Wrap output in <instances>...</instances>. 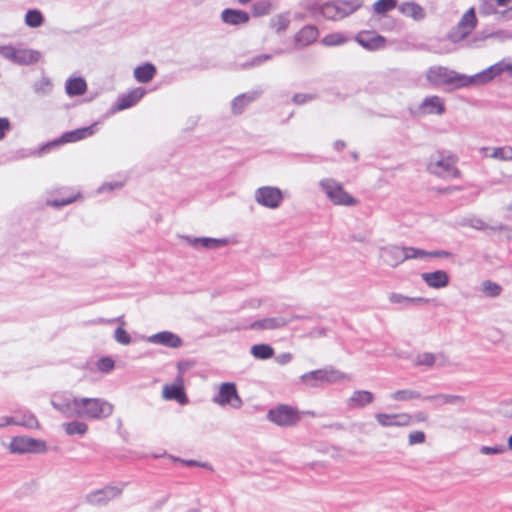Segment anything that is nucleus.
<instances>
[{
    "label": "nucleus",
    "mask_w": 512,
    "mask_h": 512,
    "mask_svg": "<svg viewBox=\"0 0 512 512\" xmlns=\"http://www.w3.org/2000/svg\"><path fill=\"white\" fill-rule=\"evenodd\" d=\"M427 81L433 86L450 90L484 85L489 82L487 68L472 76L458 73L444 66H432L426 72Z\"/></svg>",
    "instance_id": "nucleus-1"
},
{
    "label": "nucleus",
    "mask_w": 512,
    "mask_h": 512,
    "mask_svg": "<svg viewBox=\"0 0 512 512\" xmlns=\"http://www.w3.org/2000/svg\"><path fill=\"white\" fill-rule=\"evenodd\" d=\"M363 5L362 0H334L326 2L317 8V12L327 20H341Z\"/></svg>",
    "instance_id": "nucleus-2"
},
{
    "label": "nucleus",
    "mask_w": 512,
    "mask_h": 512,
    "mask_svg": "<svg viewBox=\"0 0 512 512\" xmlns=\"http://www.w3.org/2000/svg\"><path fill=\"white\" fill-rule=\"evenodd\" d=\"M113 413V405L100 398H80L78 418L103 419Z\"/></svg>",
    "instance_id": "nucleus-3"
},
{
    "label": "nucleus",
    "mask_w": 512,
    "mask_h": 512,
    "mask_svg": "<svg viewBox=\"0 0 512 512\" xmlns=\"http://www.w3.org/2000/svg\"><path fill=\"white\" fill-rule=\"evenodd\" d=\"M423 255L424 250L415 247L388 245L380 249V257L391 267H397L406 260L417 259Z\"/></svg>",
    "instance_id": "nucleus-4"
},
{
    "label": "nucleus",
    "mask_w": 512,
    "mask_h": 512,
    "mask_svg": "<svg viewBox=\"0 0 512 512\" xmlns=\"http://www.w3.org/2000/svg\"><path fill=\"white\" fill-rule=\"evenodd\" d=\"M344 374L333 367H325L307 372L300 376V382L307 387L316 388L341 381Z\"/></svg>",
    "instance_id": "nucleus-5"
},
{
    "label": "nucleus",
    "mask_w": 512,
    "mask_h": 512,
    "mask_svg": "<svg viewBox=\"0 0 512 512\" xmlns=\"http://www.w3.org/2000/svg\"><path fill=\"white\" fill-rule=\"evenodd\" d=\"M267 418L280 427H293L301 419L300 412L287 404H279L268 411Z\"/></svg>",
    "instance_id": "nucleus-6"
},
{
    "label": "nucleus",
    "mask_w": 512,
    "mask_h": 512,
    "mask_svg": "<svg viewBox=\"0 0 512 512\" xmlns=\"http://www.w3.org/2000/svg\"><path fill=\"white\" fill-rule=\"evenodd\" d=\"M0 55L17 65H31L39 61L40 52L32 49L16 48L11 45H0Z\"/></svg>",
    "instance_id": "nucleus-7"
},
{
    "label": "nucleus",
    "mask_w": 512,
    "mask_h": 512,
    "mask_svg": "<svg viewBox=\"0 0 512 512\" xmlns=\"http://www.w3.org/2000/svg\"><path fill=\"white\" fill-rule=\"evenodd\" d=\"M80 398L70 393H55L51 397V405L67 418H78Z\"/></svg>",
    "instance_id": "nucleus-8"
},
{
    "label": "nucleus",
    "mask_w": 512,
    "mask_h": 512,
    "mask_svg": "<svg viewBox=\"0 0 512 512\" xmlns=\"http://www.w3.org/2000/svg\"><path fill=\"white\" fill-rule=\"evenodd\" d=\"M320 186L327 197L336 205L353 206L357 204V200L333 179L321 180Z\"/></svg>",
    "instance_id": "nucleus-9"
},
{
    "label": "nucleus",
    "mask_w": 512,
    "mask_h": 512,
    "mask_svg": "<svg viewBox=\"0 0 512 512\" xmlns=\"http://www.w3.org/2000/svg\"><path fill=\"white\" fill-rule=\"evenodd\" d=\"M456 158L454 156H440L431 160L428 164V171L443 179L458 178L460 171L455 166Z\"/></svg>",
    "instance_id": "nucleus-10"
},
{
    "label": "nucleus",
    "mask_w": 512,
    "mask_h": 512,
    "mask_svg": "<svg viewBox=\"0 0 512 512\" xmlns=\"http://www.w3.org/2000/svg\"><path fill=\"white\" fill-rule=\"evenodd\" d=\"M94 127H95V124L87 126V127H83V128H78V129H75L72 131H67V132L63 133L60 138L44 144L40 148V153H46V152L50 151L51 149L56 148L62 144L73 143V142L83 140L87 137H90L95 132Z\"/></svg>",
    "instance_id": "nucleus-11"
},
{
    "label": "nucleus",
    "mask_w": 512,
    "mask_h": 512,
    "mask_svg": "<svg viewBox=\"0 0 512 512\" xmlns=\"http://www.w3.org/2000/svg\"><path fill=\"white\" fill-rule=\"evenodd\" d=\"M212 401L220 406L230 405L235 409H239L243 405L236 385L232 382L222 383L219 387L218 394L213 397Z\"/></svg>",
    "instance_id": "nucleus-12"
},
{
    "label": "nucleus",
    "mask_w": 512,
    "mask_h": 512,
    "mask_svg": "<svg viewBox=\"0 0 512 512\" xmlns=\"http://www.w3.org/2000/svg\"><path fill=\"white\" fill-rule=\"evenodd\" d=\"M9 449L14 454L39 453L46 450V444L44 441L34 438L16 436L11 440Z\"/></svg>",
    "instance_id": "nucleus-13"
},
{
    "label": "nucleus",
    "mask_w": 512,
    "mask_h": 512,
    "mask_svg": "<svg viewBox=\"0 0 512 512\" xmlns=\"http://www.w3.org/2000/svg\"><path fill=\"white\" fill-rule=\"evenodd\" d=\"M255 201L261 206L276 209L283 201V194L279 188L263 186L255 191Z\"/></svg>",
    "instance_id": "nucleus-14"
},
{
    "label": "nucleus",
    "mask_w": 512,
    "mask_h": 512,
    "mask_svg": "<svg viewBox=\"0 0 512 512\" xmlns=\"http://www.w3.org/2000/svg\"><path fill=\"white\" fill-rule=\"evenodd\" d=\"M477 18L474 8L467 10L457 26L451 31L450 37L453 41L458 42L466 38L476 27Z\"/></svg>",
    "instance_id": "nucleus-15"
},
{
    "label": "nucleus",
    "mask_w": 512,
    "mask_h": 512,
    "mask_svg": "<svg viewBox=\"0 0 512 512\" xmlns=\"http://www.w3.org/2000/svg\"><path fill=\"white\" fill-rule=\"evenodd\" d=\"M124 485L118 486H106L102 489L92 491L85 496L87 503L93 506H104L112 499L117 498L121 495Z\"/></svg>",
    "instance_id": "nucleus-16"
},
{
    "label": "nucleus",
    "mask_w": 512,
    "mask_h": 512,
    "mask_svg": "<svg viewBox=\"0 0 512 512\" xmlns=\"http://www.w3.org/2000/svg\"><path fill=\"white\" fill-rule=\"evenodd\" d=\"M355 41L368 51H377L386 47V38L375 31H360L355 36Z\"/></svg>",
    "instance_id": "nucleus-17"
},
{
    "label": "nucleus",
    "mask_w": 512,
    "mask_h": 512,
    "mask_svg": "<svg viewBox=\"0 0 512 512\" xmlns=\"http://www.w3.org/2000/svg\"><path fill=\"white\" fill-rule=\"evenodd\" d=\"M375 419L382 427H405L412 423V415L408 413H376Z\"/></svg>",
    "instance_id": "nucleus-18"
},
{
    "label": "nucleus",
    "mask_w": 512,
    "mask_h": 512,
    "mask_svg": "<svg viewBox=\"0 0 512 512\" xmlns=\"http://www.w3.org/2000/svg\"><path fill=\"white\" fill-rule=\"evenodd\" d=\"M302 317L299 315H294L290 319L285 317H270L264 318L261 320H256L250 324L249 328L253 330H273L279 329L286 326L292 320L301 319Z\"/></svg>",
    "instance_id": "nucleus-19"
},
{
    "label": "nucleus",
    "mask_w": 512,
    "mask_h": 512,
    "mask_svg": "<svg viewBox=\"0 0 512 512\" xmlns=\"http://www.w3.org/2000/svg\"><path fill=\"white\" fill-rule=\"evenodd\" d=\"M423 115H443L446 111L444 101L439 96L433 95L423 99L418 108Z\"/></svg>",
    "instance_id": "nucleus-20"
},
{
    "label": "nucleus",
    "mask_w": 512,
    "mask_h": 512,
    "mask_svg": "<svg viewBox=\"0 0 512 512\" xmlns=\"http://www.w3.org/2000/svg\"><path fill=\"white\" fill-rule=\"evenodd\" d=\"M148 342L162 345L169 348H179L182 346V339L170 331H162L148 337Z\"/></svg>",
    "instance_id": "nucleus-21"
},
{
    "label": "nucleus",
    "mask_w": 512,
    "mask_h": 512,
    "mask_svg": "<svg viewBox=\"0 0 512 512\" xmlns=\"http://www.w3.org/2000/svg\"><path fill=\"white\" fill-rule=\"evenodd\" d=\"M221 20L228 25H245L250 20V15L243 10L226 8L221 12Z\"/></svg>",
    "instance_id": "nucleus-22"
},
{
    "label": "nucleus",
    "mask_w": 512,
    "mask_h": 512,
    "mask_svg": "<svg viewBox=\"0 0 512 512\" xmlns=\"http://www.w3.org/2000/svg\"><path fill=\"white\" fill-rule=\"evenodd\" d=\"M262 94L261 90H254L247 93H243L235 97L231 103L232 113L235 115L241 114L246 106L256 101Z\"/></svg>",
    "instance_id": "nucleus-23"
},
{
    "label": "nucleus",
    "mask_w": 512,
    "mask_h": 512,
    "mask_svg": "<svg viewBox=\"0 0 512 512\" xmlns=\"http://www.w3.org/2000/svg\"><path fill=\"white\" fill-rule=\"evenodd\" d=\"M421 278L429 287L434 289L444 288L449 285V275L444 270L422 273Z\"/></svg>",
    "instance_id": "nucleus-24"
},
{
    "label": "nucleus",
    "mask_w": 512,
    "mask_h": 512,
    "mask_svg": "<svg viewBox=\"0 0 512 512\" xmlns=\"http://www.w3.org/2000/svg\"><path fill=\"white\" fill-rule=\"evenodd\" d=\"M8 425H18L27 428H36L38 427V421L32 413L26 412L22 416L2 417V424H0V428L6 427Z\"/></svg>",
    "instance_id": "nucleus-25"
},
{
    "label": "nucleus",
    "mask_w": 512,
    "mask_h": 512,
    "mask_svg": "<svg viewBox=\"0 0 512 512\" xmlns=\"http://www.w3.org/2000/svg\"><path fill=\"white\" fill-rule=\"evenodd\" d=\"M145 94L146 90L142 87L131 90L118 98L115 110L121 111L134 106Z\"/></svg>",
    "instance_id": "nucleus-26"
},
{
    "label": "nucleus",
    "mask_w": 512,
    "mask_h": 512,
    "mask_svg": "<svg viewBox=\"0 0 512 512\" xmlns=\"http://www.w3.org/2000/svg\"><path fill=\"white\" fill-rule=\"evenodd\" d=\"M460 225L469 226V227L479 230V231L491 230V231L497 232V231H503V230L507 229V226L500 222H496L493 225H489L484 220H482L478 217L464 218L461 221Z\"/></svg>",
    "instance_id": "nucleus-27"
},
{
    "label": "nucleus",
    "mask_w": 512,
    "mask_h": 512,
    "mask_svg": "<svg viewBox=\"0 0 512 512\" xmlns=\"http://www.w3.org/2000/svg\"><path fill=\"white\" fill-rule=\"evenodd\" d=\"M374 401V395L367 390H356L351 397L347 400V407L349 409L364 408Z\"/></svg>",
    "instance_id": "nucleus-28"
},
{
    "label": "nucleus",
    "mask_w": 512,
    "mask_h": 512,
    "mask_svg": "<svg viewBox=\"0 0 512 512\" xmlns=\"http://www.w3.org/2000/svg\"><path fill=\"white\" fill-rule=\"evenodd\" d=\"M319 35L318 28L314 25L304 26L294 37L297 44L308 46L316 41Z\"/></svg>",
    "instance_id": "nucleus-29"
},
{
    "label": "nucleus",
    "mask_w": 512,
    "mask_h": 512,
    "mask_svg": "<svg viewBox=\"0 0 512 512\" xmlns=\"http://www.w3.org/2000/svg\"><path fill=\"white\" fill-rule=\"evenodd\" d=\"M186 240L194 248L202 247L205 249H215V248L224 246L227 243V241L225 239H217V238H210V237H201V238L186 237Z\"/></svg>",
    "instance_id": "nucleus-30"
},
{
    "label": "nucleus",
    "mask_w": 512,
    "mask_h": 512,
    "mask_svg": "<svg viewBox=\"0 0 512 512\" xmlns=\"http://www.w3.org/2000/svg\"><path fill=\"white\" fill-rule=\"evenodd\" d=\"M389 301L394 304H400L403 307H410L414 305H422L429 302V299L424 297H408L400 293L392 292L388 296Z\"/></svg>",
    "instance_id": "nucleus-31"
},
{
    "label": "nucleus",
    "mask_w": 512,
    "mask_h": 512,
    "mask_svg": "<svg viewBox=\"0 0 512 512\" xmlns=\"http://www.w3.org/2000/svg\"><path fill=\"white\" fill-rule=\"evenodd\" d=\"M156 67L152 63H144L134 69V77L139 83H148L156 75Z\"/></svg>",
    "instance_id": "nucleus-32"
},
{
    "label": "nucleus",
    "mask_w": 512,
    "mask_h": 512,
    "mask_svg": "<svg viewBox=\"0 0 512 512\" xmlns=\"http://www.w3.org/2000/svg\"><path fill=\"white\" fill-rule=\"evenodd\" d=\"M398 9L403 15L416 21H420L426 16L424 9L415 2H404L398 6Z\"/></svg>",
    "instance_id": "nucleus-33"
},
{
    "label": "nucleus",
    "mask_w": 512,
    "mask_h": 512,
    "mask_svg": "<svg viewBox=\"0 0 512 512\" xmlns=\"http://www.w3.org/2000/svg\"><path fill=\"white\" fill-rule=\"evenodd\" d=\"M163 397L167 400H176L180 404L188 402L183 387L178 385H166L163 389Z\"/></svg>",
    "instance_id": "nucleus-34"
},
{
    "label": "nucleus",
    "mask_w": 512,
    "mask_h": 512,
    "mask_svg": "<svg viewBox=\"0 0 512 512\" xmlns=\"http://www.w3.org/2000/svg\"><path fill=\"white\" fill-rule=\"evenodd\" d=\"M65 89L69 96H80L85 93L87 84L82 77L70 78L66 82Z\"/></svg>",
    "instance_id": "nucleus-35"
},
{
    "label": "nucleus",
    "mask_w": 512,
    "mask_h": 512,
    "mask_svg": "<svg viewBox=\"0 0 512 512\" xmlns=\"http://www.w3.org/2000/svg\"><path fill=\"white\" fill-rule=\"evenodd\" d=\"M438 358L442 359V362L440 363V365H444L445 364V356L442 353L435 355L430 352H424V353L418 354L414 358L413 363L415 366L432 367L436 363V360Z\"/></svg>",
    "instance_id": "nucleus-36"
},
{
    "label": "nucleus",
    "mask_w": 512,
    "mask_h": 512,
    "mask_svg": "<svg viewBox=\"0 0 512 512\" xmlns=\"http://www.w3.org/2000/svg\"><path fill=\"white\" fill-rule=\"evenodd\" d=\"M489 82L492 81L496 76L500 75L503 72H508V74L512 77V64L506 62L505 60L499 61L496 64L487 68Z\"/></svg>",
    "instance_id": "nucleus-37"
},
{
    "label": "nucleus",
    "mask_w": 512,
    "mask_h": 512,
    "mask_svg": "<svg viewBox=\"0 0 512 512\" xmlns=\"http://www.w3.org/2000/svg\"><path fill=\"white\" fill-rule=\"evenodd\" d=\"M251 354L256 359L266 360L274 355V349L268 344H255L251 347Z\"/></svg>",
    "instance_id": "nucleus-38"
},
{
    "label": "nucleus",
    "mask_w": 512,
    "mask_h": 512,
    "mask_svg": "<svg viewBox=\"0 0 512 512\" xmlns=\"http://www.w3.org/2000/svg\"><path fill=\"white\" fill-rule=\"evenodd\" d=\"M44 23V16L38 9H30L25 15V24L31 28H38Z\"/></svg>",
    "instance_id": "nucleus-39"
},
{
    "label": "nucleus",
    "mask_w": 512,
    "mask_h": 512,
    "mask_svg": "<svg viewBox=\"0 0 512 512\" xmlns=\"http://www.w3.org/2000/svg\"><path fill=\"white\" fill-rule=\"evenodd\" d=\"M63 428L67 435L83 436L88 431V425L80 421H72L63 424Z\"/></svg>",
    "instance_id": "nucleus-40"
},
{
    "label": "nucleus",
    "mask_w": 512,
    "mask_h": 512,
    "mask_svg": "<svg viewBox=\"0 0 512 512\" xmlns=\"http://www.w3.org/2000/svg\"><path fill=\"white\" fill-rule=\"evenodd\" d=\"M273 9L270 0H258L252 4L251 10L255 17L268 15Z\"/></svg>",
    "instance_id": "nucleus-41"
},
{
    "label": "nucleus",
    "mask_w": 512,
    "mask_h": 512,
    "mask_svg": "<svg viewBox=\"0 0 512 512\" xmlns=\"http://www.w3.org/2000/svg\"><path fill=\"white\" fill-rule=\"evenodd\" d=\"M349 38L340 32L330 33L324 36L321 40L322 44L331 47V46H340L347 43Z\"/></svg>",
    "instance_id": "nucleus-42"
},
{
    "label": "nucleus",
    "mask_w": 512,
    "mask_h": 512,
    "mask_svg": "<svg viewBox=\"0 0 512 512\" xmlns=\"http://www.w3.org/2000/svg\"><path fill=\"white\" fill-rule=\"evenodd\" d=\"M290 24L288 14H278L270 19V27L277 33L285 31Z\"/></svg>",
    "instance_id": "nucleus-43"
},
{
    "label": "nucleus",
    "mask_w": 512,
    "mask_h": 512,
    "mask_svg": "<svg viewBox=\"0 0 512 512\" xmlns=\"http://www.w3.org/2000/svg\"><path fill=\"white\" fill-rule=\"evenodd\" d=\"M503 288L496 282L485 280L482 282V292L490 298H495L501 295Z\"/></svg>",
    "instance_id": "nucleus-44"
},
{
    "label": "nucleus",
    "mask_w": 512,
    "mask_h": 512,
    "mask_svg": "<svg viewBox=\"0 0 512 512\" xmlns=\"http://www.w3.org/2000/svg\"><path fill=\"white\" fill-rule=\"evenodd\" d=\"M397 7V0H378L373 4V11L383 15Z\"/></svg>",
    "instance_id": "nucleus-45"
},
{
    "label": "nucleus",
    "mask_w": 512,
    "mask_h": 512,
    "mask_svg": "<svg viewBox=\"0 0 512 512\" xmlns=\"http://www.w3.org/2000/svg\"><path fill=\"white\" fill-rule=\"evenodd\" d=\"M391 398L395 401H409L412 399H419L421 398V394L418 391L411 390V389H404V390H398L395 391Z\"/></svg>",
    "instance_id": "nucleus-46"
},
{
    "label": "nucleus",
    "mask_w": 512,
    "mask_h": 512,
    "mask_svg": "<svg viewBox=\"0 0 512 512\" xmlns=\"http://www.w3.org/2000/svg\"><path fill=\"white\" fill-rule=\"evenodd\" d=\"M490 157L504 161L512 160V147L505 146L494 148Z\"/></svg>",
    "instance_id": "nucleus-47"
},
{
    "label": "nucleus",
    "mask_w": 512,
    "mask_h": 512,
    "mask_svg": "<svg viewBox=\"0 0 512 512\" xmlns=\"http://www.w3.org/2000/svg\"><path fill=\"white\" fill-rule=\"evenodd\" d=\"M51 82L48 78H42L33 85V89L37 94H48L51 90Z\"/></svg>",
    "instance_id": "nucleus-48"
},
{
    "label": "nucleus",
    "mask_w": 512,
    "mask_h": 512,
    "mask_svg": "<svg viewBox=\"0 0 512 512\" xmlns=\"http://www.w3.org/2000/svg\"><path fill=\"white\" fill-rule=\"evenodd\" d=\"M270 59H272V55L271 54L257 55L254 58H252L251 61H248V62H245L244 64H242V67L243 68H250V67L259 66L262 63H264L265 61H268Z\"/></svg>",
    "instance_id": "nucleus-49"
},
{
    "label": "nucleus",
    "mask_w": 512,
    "mask_h": 512,
    "mask_svg": "<svg viewBox=\"0 0 512 512\" xmlns=\"http://www.w3.org/2000/svg\"><path fill=\"white\" fill-rule=\"evenodd\" d=\"M114 338L118 343L123 345H128L131 343V336L122 327H118L115 330Z\"/></svg>",
    "instance_id": "nucleus-50"
},
{
    "label": "nucleus",
    "mask_w": 512,
    "mask_h": 512,
    "mask_svg": "<svg viewBox=\"0 0 512 512\" xmlns=\"http://www.w3.org/2000/svg\"><path fill=\"white\" fill-rule=\"evenodd\" d=\"M424 253H425V255L418 257L417 259L425 260L427 258H448L452 255L450 252L445 251V250H436V251H425L424 250Z\"/></svg>",
    "instance_id": "nucleus-51"
},
{
    "label": "nucleus",
    "mask_w": 512,
    "mask_h": 512,
    "mask_svg": "<svg viewBox=\"0 0 512 512\" xmlns=\"http://www.w3.org/2000/svg\"><path fill=\"white\" fill-rule=\"evenodd\" d=\"M114 361L109 357H102L98 363L97 367L101 372L108 373L114 368Z\"/></svg>",
    "instance_id": "nucleus-52"
},
{
    "label": "nucleus",
    "mask_w": 512,
    "mask_h": 512,
    "mask_svg": "<svg viewBox=\"0 0 512 512\" xmlns=\"http://www.w3.org/2000/svg\"><path fill=\"white\" fill-rule=\"evenodd\" d=\"M426 435L422 431H413L408 435L409 445L422 444L425 442Z\"/></svg>",
    "instance_id": "nucleus-53"
},
{
    "label": "nucleus",
    "mask_w": 512,
    "mask_h": 512,
    "mask_svg": "<svg viewBox=\"0 0 512 512\" xmlns=\"http://www.w3.org/2000/svg\"><path fill=\"white\" fill-rule=\"evenodd\" d=\"M314 99H316L315 94L297 93L293 96L292 101L297 105H302Z\"/></svg>",
    "instance_id": "nucleus-54"
},
{
    "label": "nucleus",
    "mask_w": 512,
    "mask_h": 512,
    "mask_svg": "<svg viewBox=\"0 0 512 512\" xmlns=\"http://www.w3.org/2000/svg\"><path fill=\"white\" fill-rule=\"evenodd\" d=\"M479 13L481 15L495 14L497 16V13H499V11L494 7L493 4H491V3L487 2V1H483L479 5Z\"/></svg>",
    "instance_id": "nucleus-55"
},
{
    "label": "nucleus",
    "mask_w": 512,
    "mask_h": 512,
    "mask_svg": "<svg viewBox=\"0 0 512 512\" xmlns=\"http://www.w3.org/2000/svg\"><path fill=\"white\" fill-rule=\"evenodd\" d=\"M505 451H506V448L503 445H497L494 447L482 446L480 448V452L484 455L502 454Z\"/></svg>",
    "instance_id": "nucleus-56"
},
{
    "label": "nucleus",
    "mask_w": 512,
    "mask_h": 512,
    "mask_svg": "<svg viewBox=\"0 0 512 512\" xmlns=\"http://www.w3.org/2000/svg\"><path fill=\"white\" fill-rule=\"evenodd\" d=\"M123 186V183L122 182H109V183H104L100 188H99V192H105V191H112V190H115V189H120L121 187Z\"/></svg>",
    "instance_id": "nucleus-57"
},
{
    "label": "nucleus",
    "mask_w": 512,
    "mask_h": 512,
    "mask_svg": "<svg viewBox=\"0 0 512 512\" xmlns=\"http://www.w3.org/2000/svg\"><path fill=\"white\" fill-rule=\"evenodd\" d=\"M75 200H76V197H69V198H65V199L63 198V199H60V200H53V201L49 202V204L54 206V207H62V206H66L68 204H71Z\"/></svg>",
    "instance_id": "nucleus-58"
},
{
    "label": "nucleus",
    "mask_w": 512,
    "mask_h": 512,
    "mask_svg": "<svg viewBox=\"0 0 512 512\" xmlns=\"http://www.w3.org/2000/svg\"><path fill=\"white\" fill-rule=\"evenodd\" d=\"M9 129V120L7 118H0V140H2L5 137V134Z\"/></svg>",
    "instance_id": "nucleus-59"
},
{
    "label": "nucleus",
    "mask_w": 512,
    "mask_h": 512,
    "mask_svg": "<svg viewBox=\"0 0 512 512\" xmlns=\"http://www.w3.org/2000/svg\"><path fill=\"white\" fill-rule=\"evenodd\" d=\"M423 400H440L441 404H448V394H436L423 397Z\"/></svg>",
    "instance_id": "nucleus-60"
},
{
    "label": "nucleus",
    "mask_w": 512,
    "mask_h": 512,
    "mask_svg": "<svg viewBox=\"0 0 512 512\" xmlns=\"http://www.w3.org/2000/svg\"><path fill=\"white\" fill-rule=\"evenodd\" d=\"M497 20H512V7L499 11V13H497Z\"/></svg>",
    "instance_id": "nucleus-61"
},
{
    "label": "nucleus",
    "mask_w": 512,
    "mask_h": 512,
    "mask_svg": "<svg viewBox=\"0 0 512 512\" xmlns=\"http://www.w3.org/2000/svg\"><path fill=\"white\" fill-rule=\"evenodd\" d=\"M292 360V355L290 353H283L277 356L276 361L281 365H285Z\"/></svg>",
    "instance_id": "nucleus-62"
},
{
    "label": "nucleus",
    "mask_w": 512,
    "mask_h": 512,
    "mask_svg": "<svg viewBox=\"0 0 512 512\" xmlns=\"http://www.w3.org/2000/svg\"><path fill=\"white\" fill-rule=\"evenodd\" d=\"M465 399L459 395H450L448 394V404H462Z\"/></svg>",
    "instance_id": "nucleus-63"
},
{
    "label": "nucleus",
    "mask_w": 512,
    "mask_h": 512,
    "mask_svg": "<svg viewBox=\"0 0 512 512\" xmlns=\"http://www.w3.org/2000/svg\"><path fill=\"white\" fill-rule=\"evenodd\" d=\"M502 408L506 416L512 417V401L503 403Z\"/></svg>",
    "instance_id": "nucleus-64"
}]
</instances>
